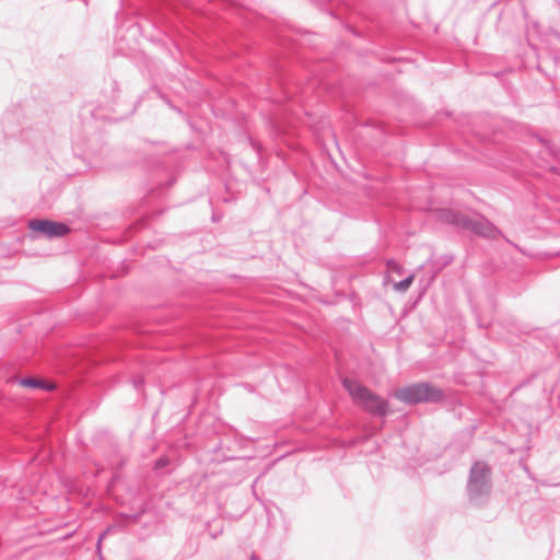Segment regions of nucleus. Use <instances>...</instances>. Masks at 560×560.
Wrapping results in <instances>:
<instances>
[{
    "label": "nucleus",
    "mask_w": 560,
    "mask_h": 560,
    "mask_svg": "<svg viewBox=\"0 0 560 560\" xmlns=\"http://www.w3.org/2000/svg\"><path fill=\"white\" fill-rule=\"evenodd\" d=\"M343 386L350 394L353 401L370 412L383 415L386 412L387 404L370 392L365 386L354 380L345 378Z\"/></svg>",
    "instance_id": "nucleus-1"
},
{
    "label": "nucleus",
    "mask_w": 560,
    "mask_h": 560,
    "mask_svg": "<svg viewBox=\"0 0 560 560\" xmlns=\"http://www.w3.org/2000/svg\"><path fill=\"white\" fill-rule=\"evenodd\" d=\"M443 219L446 222L474 232L480 236L495 238L501 234L500 231L486 219L475 220L453 211H446L443 214Z\"/></svg>",
    "instance_id": "nucleus-2"
},
{
    "label": "nucleus",
    "mask_w": 560,
    "mask_h": 560,
    "mask_svg": "<svg viewBox=\"0 0 560 560\" xmlns=\"http://www.w3.org/2000/svg\"><path fill=\"white\" fill-rule=\"evenodd\" d=\"M395 397L406 404L432 402L439 401L442 393L428 384H413L397 389Z\"/></svg>",
    "instance_id": "nucleus-3"
},
{
    "label": "nucleus",
    "mask_w": 560,
    "mask_h": 560,
    "mask_svg": "<svg viewBox=\"0 0 560 560\" xmlns=\"http://www.w3.org/2000/svg\"><path fill=\"white\" fill-rule=\"evenodd\" d=\"M30 228L49 237L62 236L69 232L65 224L51 221H32Z\"/></svg>",
    "instance_id": "nucleus-4"
},
{
    "label": "nucleus",
    "mask_w": 560,
    "mask_h": 560,
    "mask_svg": "<svg viewBox=\"0 0 560 560\" xmlns=\"http://www.w3.org/2000/svg\"><path fill=\"white\" fill-rule=\"evenodd\" d=\"M20 385L23 387H33V388H43L46 390H52L55 388V384L46 383L42 380L36 378H24L20 381Z\"/></svg>",
    "instance_id": "nucleus-5"
},
{
    "label": "nucleus",
    "mask_w": 560,
    "mask_h": 560,
    "mask_svg": "<svg viewBox=\"0 0 560 560\" xmlns=\"http://www.w3.org/2000/svg\"><path fill=\"white\" fill-rule=\"evenodd\" d=\"M412 281H413V277L410 276L407 279H405L400 282H397L394 287L398 291H406L411 285Z\"/></svg>",
    "instance_id": "nucleus-6"
},
{
    "label": "nucleus",
    "mask_w": 560,
    "mask_h": 560,
    "mask_svg": "<svg viewBox=\"0 0 560 560\" xmlns=\"http://www.w3.org/2000/svg\"><path fill=\"white\" fill-rule=\"evenodd\" d=\"M487 472V468L485 466H481V465H476L474 468H472V471H471V477L472 479L476 478V476L478 474L480 475H485Z\"/></svg>",
    "instance_id": "nucleus-7"
}]
</instances>
